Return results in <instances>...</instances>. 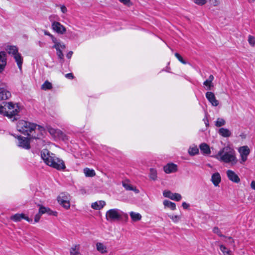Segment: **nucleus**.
<instances>
[{"label":"nucleus","instance_id":"obj_1","mask_svg":"<svg viewBox=\"0 0 255 255\" xmlns=\"http://www.w3.org/2000/svg\"><path fill=\"white\" fill-rule=\"evenodd\" d=\"M36 127H38V128H41L39 125L24 120L19 121L16 125V128L18 131L24 135H27L30 138L33 139L40 138V134L39 131L36 134L32 133L33 131H35Z\"/></svg>","mask_w":255,"mask_h":255},{"label":"nucleus","instance_id":"obj_2","mask_svg":"<svg viewBox=\"0 0 255 255\" xmlns=\"http://www.w3.org/2000/svg\"><path fill=\"white\" fill-rule=\"evenodd\" d=\"M41 157L47 165L54 168L60 170L66 168L62 160L56 157L55 154L50 153L46 149H44L41 151Z\"/></svg>","mask_w":255,"mask_h":255},{"label":"nucleus","instance_id":"obj_3","mask_svg":"<svg viewBox=\"0 0 255 255\" xmlns=\"http://www.w3.org/2000/svg\"><path fill=\"white\" fill-rule=\"evenodd\" d=\"M215 157L217 159L225 163H231L234 165L237 162L235 151L229 146H226L222 148Z\"/></svg>","mask_w":255,"mask_h":255},{"label":"nucleus","instance_id":"obj_4","mask_svg":"<svg viewBox=\"0 0 255 255\" xmlns=\"http://www.w3.org/2000/svg\"><path fill=\"white\" fill-rule=\"evenodd\" d=\"M20 111L18 104H14L12 102L5 103L4 106L0 105V114L11 119L17 115Z\"/></svg>","mask_w":255,"mask_h":255},{"label":"nucleus","instance_id":"obj_5","mask_svg":"<svg viewBox=\"0 0 255 255\" xmlns=\"http://www.w3.org/2000/svg\"><path fill=\"white\" fill-rule=\"evenodd\" d=\"M121 211L118 209H112L108 210L106 214V218L110 222L120 221Z\"/></svg>","mask_w":255,"mask_h":255},{"label":"nucleus","instance_id":"obj_6","mask_svg":"<svg viewBox=\"0 0 255 255\" xmlns=\"http://www.w3.org/2000/svg\"><path fill=\"white\" fill-rule=\"evenodd\" d=\"M69 199V195L66 193H61L57 198L58 203L66 209L70 208Z\"/></svg>","mask_w":255,"mask_h":255},{"label":"nucleus","instance_id":"obj_7","mask_svg":"<svg viewBox=\"0 0 255 255\" xmlns=\"http://www.w3.org/2000/svg\"><path fill=\"white\" fill-rule=\"evenodd\" d=\"M11 96V93L8 90L5 85L0 82V101L6 100Z\"/></svg>","mask_w":255,"mask_h":255},{"label":"nucleus","instance_id":"obj_8","mask_svg":"<svg viewBox=\"0 0 255 255\" xmlns=\"http://www.w3.org/2000/svg\"><path fill=\"white\" fill-rule=\"evenodd\" d=\"M18 140V146L24 149H29L30 148V138L25 137L20 135L17 136Z\"/></svg>","mask_w":255,"mask_h":255},{"label":"nucleus","instance_id":"obj_9","mask_svg":"<svg viewBox=\"0 0 255 255\" xmlns=\"http://www.w3.org/2000/svg\"><path fill=\"white\" fill-rule=\"evenodd\" d=\"M163 195L165 197L169 198L171 200L176 201H180L182 198L181 195L180 194L176 193H173L169 190L164 191Z\"/></svg>","mask_w":255,"mask_h":255},{"label":"nucleus","instance_id":"obj_10","mask_svg":"<svg viewBox=\"0 0 255 255\" xmlns=\"http://www.w3.org/2000/svg\"><path fill=\"white\" fill-rule=\"evenodd\" d=\"M51 26L53 30L59 34H63L66 31V28L57 21H54L52 23Z\"/></svg>","mask_w":255,"mask_h":255},{"label":"nucleus","instance_id":"obj_11","mask_svg":"<svg viewBox=\"0 0 255 255\" xmlns=\"http://www.w3.org/2000/svg\"><path fill=\"white\" fill-rule=\"evenodd\" d=\"M10 219V220L15 222H19L21 220V219H24L28 222H31L32 221V220L31 219H30L29 218H28V217L26 216L25 214L23 213L15 214L11 216Z\"/></svg>","mask_w":255,"mask_h":255},{"label":"nucleus","instance_id":"obj_12","mask_svg":"<svg viewBox=\"0 0 255 255\" xmlns=\"http://www.w3.org/2000/svg\"><path fill=\"white\" fill-rule=\"evenodd\" d=\"M6 63L7 58L5 52H0V73H1L4 71Z\"/></svg>","mask_w":255,"mask_h":255},{"label":"nucleus","instance_id":"obj_13","mask_svg":"<svg viewBox=\"0 0 255 255\" xmlns=\"http://www.w3.org/2000/svg\"><path fill=\"white\" fill-rule=\"evenodd\" d=\"M206 97L213 106L217 107L218 106L219 101L216 99L215 94L213 92H206Z\"/></svg>","mask_w":255,"mask_h":255},{"label":"nucleus","instance_id":"obj_14","mask_svg":"<svg viewBox=\"0 0 255 255\" xmlns=\"http://www.w3.org/2000/svg\"><path fill=\"white\" fill-rule=\"evenodd\" d=\"M38 206L40 207L39 211L40 214H47L48 215L50 216H57L58 215V213L56 211H52L49 208L44 207L42 205H38Z\"/></svg>","mask_w":255,"mask_h":255},{"label":"nucleus","instance_id":"obj_15","mask_svg":"<svg viewBox=\"0 0 255 255\" xmlns=\"http://www.w3.org/2000/svg\"><path fill=\"white\" fill-rule=\"evenodd\" d=\"M227 175L229 179L233 182L238 183L240 182V179L238 175L233 171L228 170L227 171Z\"/></svg>","mask_w":255,"mask_h":255},{"label":"nucleus","instance_id":"obj_16","mask_svg":"<svg viewBox=\"0 0 255 255\" xmlns=\"http://www.w3.org/2000/svg\"><path fill=\"white\" fill-rule=\"evenodd\" d=\"M164 171L166 173H171L175 172L177 170V165L174 163H168L164 166Z\"/></svg>","mask_w":255,"mask_h":255},{"label":"nucleus","instance_id":"obj_17","mask_svg":"<svg viewBox=\"0 0 255 255\" xmlns=\"http://www.w3.org/2000/svg\"><path fill=\"white\" fill-rule=\"evenodd\" d=\"M221 178L219 173L216 172L212 174L211 181L215 186H218L221 182Z\"/></svg>","mask_w":255,"mask_h":255},{"label":"nucleus","instance_id":"obj_18","mask_svg":"<svg viewBox=\"0 0 255 255\" xmlns=\"http://www.w3.org/2000/svg\"><path fill=\"white\" fill-rule=\"evenodd\" d=\"M15 62L17 63L18 68L21 70L22 68V64L23 63V58L19 53H17L13 56Z\"/></svg>","mask_w":255,"mask_h":255},{"label":"nucleus","instance_id":"obj_19","mask_svg":"<svg viewBox=\"0 0 255 255\" xmlns=\"http://www.w3.org/2000/svg\"><path fill=\"white\" fill-rule=\"evenodd\" d=\"M106 205V202L104 201H99L93 203L91 205V207L95 210H100L103 208Z\"/></svg>","mask_w":255,"mask_h":255},{"label":"nucleus","instance_id":"obj_20","mask_svg":"<svg viewBox=\"0 0 255 255\" xmlns=\"http://www.w3.org/2000/svg\"><path fill=\"white\" fill-rule=\"evenodd\" d=\"M5 50L9 54H12L13 56L18 52V48L15 46L7 45L5 48Z\"/></svg>","mask_w":255,"mask_h":255},{"label":"nucleus","instance_id":"obj_21","mask_svg":"<svg viewBox=\"0 0 255 255\" xmlns=\"http://www.w3.org/2000/svg\"><path fill=\"white\" fill-rule=\"evenodd\" d=\"M218 133L224 137H228L231 135V132L228 129L221 128L219 129Z\"/></svg>","mask_w":255,"mask_h":255},{"label":"nucleus","instance_id":"obj_22","mask_svg":"<svg viewBox=\"0 0 255 255\" xmlns=\"http://www.w3.org/2000/svg\"><path fill=\"white\" fill-rule=\"evenodd\" d=\"M96 249L101 254H105L108 252L107 247L102 243L98 242L96 244Z\"/></svg>","mask_w":255,"mask_h":255},{"label":"nucleus","instance_id":"obj_23","mask_svg":"<svg viewBox=\"0 0 255 255\" xmlns=\"http://www.w3.org/2000/svg\"><path fill=\"white\" fill-rule=\"evenodd\" d=\"M200 149L203 154H209L210 153L211 151L209 146L205 143H203L200 145Z\"/></svg>","mask_w":255,"mask_h":255},{"label":"nucleus","instance_id":"obj_24","mask_svg":"<svg viewBox=\"0 0 255 255\" xmlns=\"http://www.w3.org/2000/svg\"><path fill=\"white\" fill-rule=\"evenodd\" d=\"M129 215L133 222L138 221L141 219V216L139 213L130 212Z\"/></svg>","mask_w":255,"mask_h":255},{"label":"nucleus","instance_id":"obj_25","mask_svg":"<svg viewBox=\"0 0 255 255\" xmlns=\"http://www.w3.org/2000/svg\"><path fill=\"white\" fill-rule=\"evenodd\" d=\"M163 205L165 207L170 208L172 210H175L176 209V204L169 200H164L163 201Z\"/></svg>","mask_w":255,"mask_h":255},{"label":"nucleus","instance_id":"obj_26","mask_svg":"<svg viewBox=\"0 0 255 255\" xmlns=\"http://www.w3.org/2000/svg\"><path fill=\"white\" fill-rule=\"evenodd\" d=\"M84 173L86 177H94L96 173L93 169H90L88 168L84 169Z\"/></svg>","mask_w":255,"mask_h":255},{"label":"nucleus","instance_id":"obj_27","mask_svg":"<svg viewBox=\"0 0 255 255\" xmlns=\"http://www.w3.org/2000/svg\"><path fill=\"white\" fill-rule=\"evenodd\" d=\"M123 186L127 190L133 191L136 193H139V190L136 188L132 187L130 184L123 183Z\"/></svg>","mask_w":255,"mask_h":255},{"label":"nucleus","instance_id":"obj_28","mask_svg":"<svg viewBox=\"0 0 255 255\" xmlns=\"http://www.w3.org/2000/svg\"><path fill=\"white\" fill-rule=\"evenodd\" d=\"M56 136H57L59 139L63 141L68 140V136L61 130L58 129Z\"/></svg>","mask_w":255,"mask_h":255},{"label":"nucleus","instance_id":"obj_29","mask_svg":"<svg viewBox=\"0 0 255 255\" xmlns=\"http://www.w3.org/2000/svg\"><path fill=\"white\" fill-rule=\"evenodd\" d=\"M79 246H75L74 247H72L70 249V255H81V254L79 252Z\"/></svg>","mask_w":255,"mask_h":255},{"label":"nucleus","instance_id":"obj_30","mask_svg":"<svg viewBox=\"0 0 255 255\" xmlns=\"http://www.w3.org/2000/svg\"><path fill=\"white\" fill-rule=\"evenodd\" d=\"M241 155L248 156L250 153V149L248 146H243L240 150Z\"/></svg>","mask_w":255,"mask_h":255},{"label":"nucleus","instance_id":"obj_31","mask_svg":"<svg viewBox=\"0 0 255 255\" xmlns=\"http://www.w3.org/2000/svg\"><path fill=\"white\" fill-rule=\"evenodd\" d=\"M189 154L193 156L198 153L199 149L197 146L190 147L188 149Z\"/></svg>","mask_w":255,"mask_h":255},{"label":"nucleus","instance_id":"obj_32","mask_svg":"<svg viewBox=\"0 0 255 255\" xmlns=\"http://www.w3.org/2000/svg\"><path fill=\"white\" fill-rule=\"evenodd\" d=\"M149 177L152 180H155L157 178V171L154 168L150 169Z\"/></svg>","mask_w":255,"mask_h":255},{"label":"nucleus","instance_id":"obj_33","mask_svg":"<svg viewBox=\"0 0 255 255\" xmlns=\"http://www.w3.org/2000/svg\"><path fill=\"white\" fill-rule=\"evenodd\" d=\"M52 88V84L48 81H46L41 86V89L44 90H50Z\"/></svg>","mask_w":255,"mask_h":255},{"label":"nucleus","instance_id":"obj_34","mask_svg":"<svg viewBox=\"0 0 255 255\" xmlns=\"http://www.w3.org/2000/svg\"><path fill=\"white\" fill-rule=\"evenodd\" d=\"M226 124V121L222 118H218L215 122V126L217 127H221Z\"/></svg>","mask_w":255,"mask_h":255},{"label":"nucleus","instance_id":"obj_35","mask_svg":"<svg viewBox=\"0 0 255 255\" xmlns=\"http://www.w3.org/2000/svg\"><path fill=\"white\" fill-rule=\"evenodd\" d=\"M220 249L224 255H231L230 254L231 251L228 250L225 246L223 245H220Z\"/></svg>","mask_w":255,"mask_h":255},{"label":"nucleus","instance_id":"obj_36","mask_svg":"<svg viewBox=\"0 0 255 255\" xmlns=\"http://www.w3.org/2000/svg\"><path fill=\"white\" fill-rule=\"evenodd\" d=\"M55 49L57 51L56 54L58 58L62 60V62H63L64 61V55L62 50H60L59 47H57V48Z\"/></svg>","mask_w":255,"mask_h":255},{"label":"nucleus","instance_id":"obj_37","mask_svg":"<svg viewBox=\"0 0 255 255\" xmlns=\"http://www.w3.org/2000/svg\"><path fill=\"white\" fill-rule=\"evenodd\" d=\"M227 240H225V242H227L229 244L232 245L234 249H235V245L234 244V240L231 237H225Z\"/></svg>","mask_w":255,"mask_h":255},{"label":"nucleus","instance_id":"obj_38","mask_svg":"<svg viewBox=\"0 0 255 255\" xmlns=\"http://www.w3.org/2000/svg\"><path fill=\"white\" fill-rule=\"evenodd\" d=\"M51 40L52 42L54 43V45L53 46V48H57V47H59V45H60V43L58 42L57 39L52 35L51 37Z\"/></svg>","mask_w":255,"mask_h":255},{"label":"nucleus","instance_id":"obj_39","mask_svg":"<svg viewBox=\"0 0 255 255\" xmlns=\"http://www.w3.org/2000/svg\"><path fill=\"white\" fill-rule=\"evenodd\" d=\"M120 220L123 221L127 222L128 219V215L127 213H125L121 211Z\"/></svg>","mask_w":255,"mask_h":255},{"label":"nucleus","instance_id":"obj_40","mask_svg":"<svg viewBox=\"0 0 255 255\" xmlns=\"http://www.w3.org/2000/svg\"><path fill=\"white\" fill-rule=\"evenodd\" d=\"M203 84L204 85L207 87L206 89L207 90H210L211 89V88L213 87L214 86L213 83L209 82V81H208L207 80L204 81Z\"/></svg>","mask_w":255,"mask_h":255},{"label":"nucleus","instance_id":"obj_41","mask_svg":"<svg viewBox=\"0 0 255 255\" xmlns=\"http://www.w3.org/2000/svg\"><path fill=\"white\" fill-rule=\"evenodd\" d=\"M248 42L251 46H254L255 45V37L250 35L248 37Z\"/></svg>","mask_w":255,"mask_h":255},{"label":"nucleus","instance_id":"obj_42","mask_svg":"<svg viewBox=\"0 0 255 255\" xmlns=\"http://www.w3.org/2000/svg\"><path fill=\"white\" fill-rule=\"evenodd\" d=\"M213 232L215 234H217L219 236L222 237H225V236L221 234L220 229L218 227H214L213 229Z\"/></svg>","mask_w":255,"mask_h":255},{"label":"nucleus","instance_id":"obj_43","mask_svg":"<svg viewBox=\"0 0 255 255\" xmlns=\"http://www.w3.org/2000/svg\"><path fill=\"white\" fill-rule=\"evenodd\" d=\"M175 57L180 61L182 63L184 64H186L187 63L186 61H185L182 56L178 53H175Z\"/></svg>","mask_w":255,"mask_h":255},{"label":"nucleus","instance_id":"obj_44","mask_svg":"<svg viewBox=\"0 0 255 255\" xmlns=\"http://www.w3.org/2000/svg\"><path fill=\"white\" fill-rule=\"evenodd\" d=\"M169 217L174 223H177L180 220V217L177 215H169Z\"/></svg>","mask_w":255,"mask_h":255},{"label":"nucleus","instance_id":"obj_45","mask_svg":"<svg viewBox=\"0 0 255 255\" xmlns=\"http://www.w3.org/2000/svg\"><path fill=\"white\" fill-rule=\"evenodd\" d=\"M195 3L199 5H203L207 2V0H194Z\"/></svg>","mask_w":255,"mask_h":255},{"label":"nucleus","instance_id":"obj_46","mask_svg":"<svg viewBox=\"0 0 255 255\" xmlns=\"http://www.w3.org/2000/svg\"><path fill=\"white\" fill-rule=\"evenodd\" d=\"M48 130L51 135H56L58 129H55L53 128H48Z\"/></svg>","mask_w":255,"mask_h":255},{"label":"nucleus","instance_id":"obj_47","mask_svg":"<svg viewBox=\"0 0 255 255\" xmlns=\"http://www.w3.org/2000/svg\"><path fill=\"white\" fill-rule=\"evenodd\" d=\"M119 1L121 2L128 6H130L132 4L130 1V0H119Z\"/></svg>","mask_w":255,"mask_h":255},{"label":"nucleus","instance_id":"obj_48","mask_svg":"<svg viewBox=\"0 0 255 255\" xmlns=\"http://www.w3.org/2000/svg\"><path fill=\"white\" fill-rule=\"evenodd\" d=\"M41 215H42V214L40 213L39 211L38 212V213L37 214L35 215V216L34 217V222L35 223H37L39 222Z\"/></svg>","mask_w":255,"mask_h":255},{"label":"nucleus","instance_id":"obj_49","mask_svg":"<svg viewBox=\"0 0 255 255\" xmlns=\"http://www.w3.org/2000/svg\"><path fill=\"white\" fill-rule=\"evenodd\" d=\"M203 121H204L206 127H208L209 126V124L206 114L205 115V118L203 119Z\"/></svg>","mask_w":255,"mask_h":255},{"label":"nucleus","instance_id":"obj_50","mask_svg":"<svg viewBox=\"0 0 255 255\" xmlns=\"http://www.w3.org/2000/svg\"><path fill=\"white\" fill-rule=\"evenodd\" d=\"M65 77L70 79H73L74 78V76L72 73H68L65 75Z\"/></svg>","mask_w":255,"mask_h":255},{"label":"nucleus","instance_id":"obj_51","mask_svg":"<svg viewBox=\"0 0 255 255\" xmlns=\"http://www.w3.org/2000/svg\"><path fill=\"white\" fill-rule=\"evenodd\" d=\"M182 206L184 209H187L189 207V204L184 202L182 203Z\"/></svg>","mask_w":255,"mask_h":255},{"label":"nucleus","instance_id":"obj_52","mask_svg":"<svg viewBox=\"0 0 255 255\" xmlns=\"http://www.w3.org/2000/svg\"><path fill=\"white\" fill-rule=\"evenodd\" d=\"M61 10L63 13H65L67 12V9L65 6L62 5L61 6Z\"/></svg>","mask_w":255,"mask_h":255},{"label":"nucleus","instance_id":"obj_53","mask_svg":"<svg viewBox=\"0 0 255 255\" xmlns=\"http://www.w3.org/2000/svg\"><path fill=\"white\" fill-rule=\"evenodd\" d=\"M211 4L216 6L218 4V0H210Z\"/></svg>","mask_w":255,"mask_h":255},{"label":"nucleus","instance_id":"obj_54","mask_svg":"<svg viewBox=\"0 0 255 255\" xmlns=\"http://www.w3.org/2000/svg\"><path fill=\"white\" fill-rule=\"evenodd\" d=\"M242 157V161H241V163H242L243 162H245L247 159V156H245L244 155H241Z\"/></svg>","mask_w":255,"mask_h":255},{"label":"nucleus","instance_id":"obj_55","mask_svg":"<svg viewBox=\"0 0 255 255\" xmlns=\"http://www.w3.org/2000/svg\"><path fill=\"white\" fill-rule=\"evenodd\" d=\"M214 76L212 75H210L208 78V79H207L208 81H209V82L212 83V81L214 80Z\"/></svg>","mask_w":255,"mask_h":255},{"label":"nucleus","instance_id":"obj_56","mask_svg":"<svg viewBox=\"0 0 255 255\" xmlns=\"http://www.w3.org/2000/svg\"><path fill=\"white\" fill-rule=\"evenodd\" d=\"M73 54V52L70 51L66 55V57L68 59H70Z\"/></svg>","mask_w":255,"mask_h":255},{"label":"nucleus","instance_id":"obj_57","mask_svg":"<svg viewBox=\"0 0 255 255\" xmlns=\"http://www.w3.org/2000/svg\"><path fill=\"white\" fill-rule=\"evenodd\" d=\"M43 32H44V33L45 35H48V36H50V37L53 35L50 34L48 31H47L46 30H44Z\"/></svg>","mask_w":255,"mask_h":255},{"label":"nucleus","instance_id":"obj_58","mask_svg":"<svg viewBox=\"0 0 255 255\" xmlns=\"http://www.w3.org/2000/svg\"><path fill=\"white\" fill-rule=\"evenodd\" d=\"M251 186L252 189L255 190V181H252Z\"/></svg>","mask_w":255,"mask_h":255},{"label":"nucleus","instance_id":"obj_59","mask_svg":"<svg viewBox=\"0 0 255 255\" xmlns=\"http://www.w3.org/2000/svg\"><path fill=\"white\" fill-rule=\"evenodd\" d=\"M80 192L81 194H82L83 195L86 194V190L85 189H84V188L81 189L80 190Z\"/></svg>","mask_w":255,"mask_h":255},{"label":"nucleus","instance_id":"obj_60","mask_svg":"<svg viewBox=\"0 0 255 255\" xmlns=\"http://www.w3.org/2000/svg\"><path fill=\"white\" fill-rule=\"evenodd\" d=\"M65 47H65V44H61V43H60V45H59V48H62V49H65Z\"/></svg>","mask_w":255,"mask_h":255},{"label":"nucleus","instance_id":"obj_61","mask_svg":"<svg viewBox=\"0 0 255 255\" xmlns=\"http://www.w3.org/2000/svg\"><path fill=\"white\" fill-rule=\"evenodd\" d=\"M38 45H39V46L40 47H42L44 45V43L43 42H42L41 41H38Z\"/></svg>","mask_w":255,"mask_h":255},{"label":"nucleus","instance_id":"obj_62","mask_svg":"<svg viewBox=\"0 0 255 255\" xmlns=\"http://www.w3.org/2000/svg\"><path fill=\"white\" fill-rule=\"evenodd\" d=\"M249 2H254L255 0H248Z\"/></svg>","mask_w":255,"mask_h":255},{"label":"nucleus","instance_id":"obj_63","mask_svg":"<svg viewBox=\"0 0 255 255\" xmlns=\"http://www.w3.org/2000/svg\"><path fill=\"white\" fill-rule=\"evenodd\" d=\"M16 120V119L14 117V118H13V119L12 120V121H13Z\"/></svg>","mask_w":255,"mask_h":255}]
</instances>
